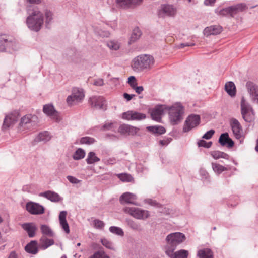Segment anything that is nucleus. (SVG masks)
<instances>
[{
  "mask_svg": "<svg viewBox=\"0 0 258 258\" xmlns=\"http://www.w3.org/2000/svg\"><path fill=\"white\" fill-rule=\"evenodd\" d=\"M8 258H21L19 257L15 251H12L10 253Z\"/></svg>",
  "mask_w": 258,
  "mask_h": 258,
  "instance_id": "nucleus-64",
  "label": "nucleus"
},
{
  "mask_svg": "<svg viewBox=\"0 0 258 258\" xmlns=\"http://www.w3.org/2000/svg\"><path fill=\"white\" fill-rule=\"evenodd\" d=\"M175 250L165 251L166 254L170 258H187L189 253L186 250L181 249L176 251Z\"/></svg>",
  "mask_w": 258,
  "mask_h": 258,
  "instance_id": "nucleus-21",
  "label": "nucleus"
},
{
  "mask_svg": "<svg viewBox=\"0 0 258 258\" xmlns=\"http://www.w3.org/2000/svg\"><path fill=\"white\" fill-rule=\"evenodd\" d=\"M27 11L29 15L26 21L28 27L32 31H39L44 23L43 13L37 7L31 6L27 7Z\"/></svg>",
  "mask_w": 258,
  "mask_h": 258,
  "instance_id": "nucleus-1",
  "label": "nucleus"
},
{
  "mask_svg": "<svg viewBox=\"0 0 258 258\" xmlns=\"http://www.w3.org/2000/svg\"><path fill=\"white\" fill-rule=\"evenodd\" d=\"M67 213L65 211L60 212L59 215V220L61 227L67 234L70 233V229L68 223L66 220Z\"/></svg>",
  "mask_w": 258,
  "mask_h": 258,
  "instance_id": "nucleus-24",
  "label": "nucleus"
},
{
  "mask_svg": "<svg viewBox=\"0 0 258 258\" xmlns=\"http://www.w3.org/2000/svg\"><path fill=\"white\" fill-rule=\"evenodd\" d=\"M228 10H229V16L233 17L234 15L239 12H242L246 8V6L245 4L240 3L237 5L228 7Z\"/></svg>",
  "mask_w": 258,
  "mask_h": 258,
  "instance_id": "nucleus-26",
  "label": "nucleus"
},
{
  "mask_svg": "<svg viewBox=\"0 0 258 258\" xmlns=\"http://www.w3.org/2000/svg\"><path fill=\"white\" fill-rule=\"evenodd\" d=\"M211 155L215 159H218L221 158L228 159L229 158V155L227 154L219 151H212L211 153Z\"/></svg>",
  "mask_w": 258,
  "mask_h": 258,
  "instance_id": "nucleus-39",
  "label": "nucleus"
},
{
  "mask_svg": "<svg viewBox=\"0 0 258 258\" xmlns=\"http://www.w3.org/2000/svg\"><path fill=\"white\" fill-rule=\"evenodd\" d=\"M222 31V28L220 26L214 25L207 27L204 30L205 35L208 36L211 35H217Z\"/></svg>",
  "mask_w": 258,
  "mask_h": 258,
  "instance_id": "nucleus-23",
  "label": "nucleus"
},
{
  "mask_svg": "<svg viewBox=\"0 0 258 258\" xmlns=\"http://www.w3.org/2000/svg\"><path fill=\"white\" fill-rule=\"evenodd\" d=\"M136 199L137 196L135 195L127 192L124 193L120 196L119 201L121 204L127 203L138 205V204L136 202Z\"/></svg>",
  "mask_w": 258,
  "mask_h": 258,
  "instance_id": "nucleus-20",
  "label": "nucleus"
},
{
  "mask_svg": "<svg viewBox=\"0 0 258 258\" xmlns=\"http://www.w3.org/2000/svg\"><path fill=\"white\" fill-rule=\"evenodd\" d=\"M183 107L179 103L170 107L169 109V116L171 123L175 125L180 122L183 119Z\"/></svg>",
  "mask_w": 258,
  "mask_h": 258,
  "instance_id": "nucleus-4",
  "label": "nucleus"
},
{
  "mask_svg": "<svg viewBox=\"0 0 258 258\" xmlns=\"http://www.w3.org/2000/svg\"><path fill=\"white\" fill-rule=\"evenodd\" d=\"M246 87L252 101L254 103H258V86L249 81L246 83Z\"/></svg>",
  "mask_w": 258,
  "mask_h": 258,
  "instance_id": "nucleus-18",
  "label": "nucleus"
},
{
  "mask_svg": "<svg viewBox=\"0 0 258 258\" xmlns=\"http://www.w3.org/2000/svg\"><path fill=\"white\" fill-rule=\"evenodd\" d=\"M54 241L52 239H48L45 236H42L40 239L39 246L43 249L47 248L51 245H53Z\"/></svg>",
  "mask_w": 258,
  "mask_h": 258,
  "instance_id": "nucleus-31",
  "label": "nucleus"
},
{
  "mask_svg": "<svg viewBox=\"0 0 258 258\" xmlns=\"http://www.w3.org/2000/svg\"><path fill=\"white\" fill-rule=\"evenodd\" d=\"M185 239V235L180 232H175L168 235L166 238L167 244L165 246V252L169 250H175L177 246L184 242Z\"/></svg>",
  "mask_w": 258,
  "mask_h": 258,
  "instance_id": "nucleus-3",
  "label": "nucleus"
},
{
  "mask_svg": "<svg viewBox=\"0 0 258 258\" xmlns=\"http://www.w3.org/2000/svg\"><path fill=\"white\" fill-rule=\"evenodd\" d=\"M104 84V81L102 79H98L94 81V85L97 86H102Z\"/></svg>",
  "mask_w": 258,
  "mask_h": 258,
  "instance_id": "nucleus-59",
  "label": "nucleus"
},
{
  "mask_svg": "<svg viewBox=\"0 0 258 258\" xmlns=\"http://www.w3.org/2000/svg\"><path fill=\"white\" fill-rule=\"evenodd\" d=\"M67 178L68 179V180L72 183H78L80 181L77 179L76 178L72 176H70V175H69L67 177Z\"/></svg>",
  "mask_w": 258,
  "mask_h": 258,
  "instance_id": "nucleus-58",
  "label": "nucleus"
},
{
  "mask_svg": "<svg viewBox=\"0 0 258 258\" xmlns=\"http://www.w3.org/2000/svg\"><path fill=\"white\" fill-rule=\"evenodd\" d=\"M103 128L105 130H112L114 131V128L116 127V123H107L105 124L103 126Z\"/></svg>",
  "mask_w": 258,
  "mask_h": 258,
  "instance_id": "nucleus-54",
  "label": "nucleus"
},
{
  "mask_svg": "<svg viewBox=\"0 0 258 258\" xmlns=\"http://www.w3.org/2000/svg\"><path fill=\"white\" fill-rule=\"evenodd\" d=\"M142 35V32L138 28H135L133 30L130 39V43H134L138 40Z\"/></svg>",
  "mask_w": 258,
  "mask_h": 258,
  "instance_id": "nucleus-35",
  "label": "nucleus"
},
{
  "mask_svg": "<svg viewBox=\"0 0 258 258\" xmlns=\"http://www.w3.org/2000/svg\"><path fill=\"white\" fill-rule=\"evenodd\" d=\"M197 255L200 258H213V252L209 248L199 250Z\"/></svg>",
  "mask_w": 258,
  "mask_h": 258,
  "instance_id": "nucleus-34",
  "label": "nucleus"
},
{
  "mask_svg": "<svg viewBox=\"0 0 258 258\" xmlns=\"http://www.w3.org/2000/svg\"><path fill=\"white\" fill-rule=\"evenodd\" d=\"M101 242L102 245L109 249L114 250L112 243L106 239H102Z\"/></svg>",
  "mask_w": 258,
  "mask_h": 258,
  "instance_id": "nucleus-50",
  "label": "nucleus"
},
{
  "mask_svg": "<svg viewBox=\"0 0 258 258\" xmlns=\"http://www.w3.org/2000/svg\"><path fill=\"white\" fill-rule=\"evenodd\" d=\"M133 89L135 90V91L137 93H138V94H140L144 90V88L142 86H137V85Z\"/></svg>",
  "mask_w": 258,
  "mask_h": 258,
  "instance_id": "nucleus-61",
  "label": "nucleus"
},
{
  "mask_svg": "<svg viewBox=\"0 0 258 258\" xmlns=\"http://www.w3.org/2000/svg\"><path fill=\"white\" fill-rule=\"evenodd\" d=\"M89 102L92 107L106 109V101L101 96H92L90 98Z\"/></svg>",
  "mask_w": 258,
  "mask_h": 258,
  "instance_id": "nucleus-19",
  "label": "nucleus"
},
{
  "mask_svg": "<svg viewBox=\"0 0 258 258\" xmlns=\"http://www.w3.org/2000/svg\"><path fill=\"white\" fill-rule=\"evenodd\" d=\"M108 47L110 49L117 50L119 48V44L117 41H111L107 43Z\"/></svg>",
  "mask_w": 258,
  "mask_h": 258,
  "instance_id": "nucleus-49",
  "label": "nucleus"
},
{
  "mask_svg": "<svg viewBox=\"0 0 258 258\" xmlns=\"http://www.w3.org/2000/svg\"><path fill=\"white\" fill-rule=\"evenodd\" d=\"M89 258H109V257L106 254L104 251L100 250L95 252Z\"/></svg>",
  "mask_w": 258,
  "mask_h": 258,
  "instance_id": "nucleus-48",
  "label": "nucleus"
},
{
  "mask_svg": "<svg viewBox=\"0 0 258 258\" xmlns=\"http://www.w3.org/2000/svg\"><path fill=\"white\" fill-rule=\"evenodd\" d=\"M143 0H115L117 7L123 9L135 7L140 5Z\"/></svg>",
  "mask_w": 258,
  "mask_h": 258,
  "instance_id": "nucleus-17",
  "label": "nucleus"
},
{
  "mask_svg": "<svg viewBox=\"0 0 258 258\" xmlns=\"http://www.w3.org/2000/svg\"><path fill=\"white\" fill-rule=\"evenodd\" d=\"M41 231L43 236L53 237L54 236V233L51 229L46 225H42L41 226Z\"/></svg>",
  "mask_w": 258,
  "mask_h": 258,
  "instance_id": "nucleus-36",
  "label": "nucleus"
},
{
  "mask_svg": "<svg viewBox=\"0 0 258 258\" xmlns=\"http://www.w3.org/2000/svg\"><path fill=\"white\" fill-rule=\"evenodd\" d=\"M123 95L127 101H130L135 96L134 94H129L127 93H124Z\"/></svg>",
  "mask_w": 258,
  "mask_h": 258,
  "instance_id": "nucleus-60",
  "label": "nucleus"
},
{
  "mask_svg": "<svg viewBox=\"0 0 258 258\" xmlns=\"http://www.w3.org/2000/svg\"><path fill=\"white\" fill-rule=\"evenodd\" d=\"M123 211L137 219L144 220L150 216L149 211L137 207H125Z\"/></svg>",
  "mask_w": 258,
  "mask_h": 258,
  "instance_id": "nucleus-7",
  "label": "nucleus"
},
{
  "mask_svg": "<svg viewBox=\"0 0 258 258\" xmlns=\"http://www.w3.org/2000/svg\"><path fill=\"white\" fill-rule=\"evenodd\" d=\"M212 169L218 174H220L223 171L227 170V168L218 163H212Z\"/></svg>",
  "mask_w": 258,
  "mask_h": 258,
  "instance_id": "nucleus-40",
  "label": "nucleus"
},
{
  "mask_svg": "<svg viewBox=\"0 0 258 258\" xmlns=\"http://www.w3.org/2000/svg\"><path fill=\"white\" fill-rule=\"evenodd\" d=\"M37 119V117L36 115L32 114H27L23 116L19 123V130L24 131L27 130H31L32 127L35 124V120Z\"/></svg>",
  "mask_w": 258,
  "mask_h": 258,
  "instance_id": "nucleus-8",
  "label": "nucleus"
},
{
  "mask_svg": "<svg viewBox=\"0 0 258 258\" xmlns=\"http://www.w3.org/2000/svg\"><path fill=\"white\" fill-rule=\"evenodd\" d=\"M147 129L150 132L155 134L162 135L166 132L165 128L159 125L150 126L147 127Z\"/></svg>",
  "mask_w": 258,
  "mask_h": 258,
  "instance_id": "nucleus-33",
  "label": "nucleus"
},
{
  "mask_svg": "<svg viewBox=\"0 0 258 258\" xmlns=\"http://www.w3.org/2000/svg\"><path fill=\"white\" fill-rule=\"evenodd\" d=\"M85 152L81 148L78 149L74 153L73 158L75 160H80L84 158Z\"/></svg>",
  "mask_w": 258,
  "mask_h": 258,
  "instance_id": "nucleus-42",
  "label": "nucleus"
},
{
  "mask_svg": "<svg viewBox=\"0 0 258 258\" xmlns=\"http://www.w3.org/2000/svg\"><path fill=\"white\" fill-rule=\"evenodd\" d=\"M84 97V95L83 91L75 88L72 90V94L68 96L67 102L70 106L74 105L81 102Z\"/></svg>",
  "mask_w": 258,
  "mask_h": 258,
  "instance_id": "nucleus-9",
  "label": "nucleus"
},
{
  "mask_svg": "<svg viewBox=\"0 0 258 258\" xmlns=\"http://www.w3.org/2000/svg\"><path fill=\"white\" fill-rule=\"evenodd\" d=\"M16 40L6 34H0V52L16 50L17 49Z\"/></svg>",
  "mask_w": 258,
  "mask_h": 258,
  "instance_id": "nucleus-6",
  "label": "nucleus"
},
{
  "mask_svg": "<svg viewBox=\"0 0 258 258\" xmlns=\"http://www.w3.org/2000/svg\"><path fill=\"white\" fill-rule=\"evenodd\" d=\"M228 10H229V16L233 17L234 15L239 12H242L246 8V6L245 4L240 3L237 5L228 7Z\"/></svg>",
  "mask_w": 258,
  "mask_h": 258,
  "instance_id": "nucleus-25",
  "label": "nucleus"
},
{
  "mask_svg": "<svg viewBox=\"0 0 258 258\" xmlns=\"http://www.w3.org/2000/svg\"><path fill=\"white\" fill-rule=\"evenodd\" d=\"M98 35L102 37H108L109 33L108 31H102L101 30L98 32Z\"/></svg>",
  "mask_w": 258,
  "mask_h": 258,
  "instance_id": "nucleus-62",
  "label": "nucleus"
},
{
  "mask_svg": "<svg viewBox=\"0 0 258 258\" xmlns=\"http://www.w3.org/2000/svg\"><path fill=\"white\" fill-rule=\"evenodd\" d=\"M216 0H205L204 4L206 6L212 5L215 3Z\"/></svg>",
  "mask_w": 258,
  "mask_h": 258,
  "instance_id": "nucleus-63",
  "label": "nucleus"
},
{
  "mask_svg": "<svg viewBox=\"0 0 258 258\" xmlns=\"http://www.w3.org/2000/svg\"><path fill=\"white\" fill-rule=\"evenodd\" d=\"M127 83L132 89H134L137 85V80L133 76H130L128 78Z\"/></svg>",
  "mask_w": 258,
  "mask_h": 258,
  "instance_id": "nucleus-52",
  "label": "nucleus"
},
{
  "mask_svg": "<svg viewBox=\"0 0 258 258\" xmlns=\"http://www.w3.org/2000/svg\"><path fill=\"white\" fill-rule=\"evenodd\" d=\"M200 122V117L198 115H189L185 121L183 128L184 132H188L197 127Z\"/></svg>",
  "mask_w": 258,
  "mask_h": 258,
  "instance_id": "nucleus-11",
  "label": "nucleus"
},
{
  "mask_svg": "<svg viewBox=\"0 0 258 258\" xmlns=\"http://www.w3.org/2000/svg\"><path fill=\"white\" fill-rule=\"evenodd\" d=\"M93 223L94 227L97 229H102L105 225L104 222L99 219H95Z\"/></svg>",
  "mask_w": 258,
  "mask_h": 258,
  "instance_id": "nucleus-51",
  "label": "nucleus"
},
{
  "mask_svg": "<svg viewBox=\"0 0 258 258\" xmlns=\"http://www.w3.org/2000/svg\"><path fill=\"white\" fill-rule=\"evenodd\" d=\"M212 144V142H207L205 140H201L198 142V145L199 147H203L205 148H209Z\"/></svg>",
  "mask_w": 258,
  "mask_h": 258,
  "instance_id": "nucleus-53",
  "label": "nucleus"
},
{
  "mask_svg": "<svg viewBox=\"0 0 258 258\" xmlns=\"http://www.w3.org/2000/svg\"><path fill=\"white\" fill-rule=\"evenodd\" d=\"M163 112V109L161 106L155 107L151 112V116L152 119L157 121H160Z\"/></svg>",
  "mask_w": 258,
  "mask_h": 258,
  "instance_id": "nucleus-29",
  "label": "nucleus"
},
{
  "mask_svg": "<svg viewBox=\"0 0 258 258\" xmlns=\"http://www.w3.org/2000/svg\"><path fill=\"white\" fill-rule=\"evenodd\" d=\"M139 131V128L126 124L120 125L118 129L119 133L126 136H134L136 135Z\"/></svg>",
  "mask_w": 258,
  "mask_h": 258,
  "instance_id": "nucleus-15",
  "label": "nucleus"
},
{
  "mask_svg": "<svg viewBox=\"0 0 258 258\" xmlns=\"http://www.w3.org/2000/svg\"><path fill=\"white\" fill-rule=\"evenodd\" d=\"M215 133V131L214 130H210L209 131L207 132L202 137L203 139H205L207 140L210 139L212 138L214 134Z\"/></svg>",
  "mask_w": 258,
  "mask_h": 258,
  "instance_id": "nucleus-57",
  "label": "nucleus"
},
{
  "mask_svg": "<svg viewBox=\"0 0 258 258\" xmlns=\"http://www.w3.org/2000/svg\"><path fill=\"white\" fill-rule=\"evenodd\" d=\"M40 196L54 202H59L61 200V198L58 194L50 190L41 193Z\"/></svg>",
  "mask_w": 258,
  "mask_h": 258,
  "instance_id": "nucleus-27",
  "label": "nucleus"
},
{
  "mask_svg": "<svg viewBox=\"0 0 258 258\" xmlns=\"http://www.w3.org/2000/svg\"><path fill=\"white\" fill-rule=\"evenodd\" d=\"M128 226L132 229L137 231H141L142 227L140 224L132 220H129L127 221Z\"/></svg>",
  "mask_w": 258,
  "mask_h": 258,
  "instance_id": "nucleus-43",
  "label": "nucleus"
},
{
  "mask_svg": "<svg viewBox=\"0 0 258 258\" xmlns=\"http://www.w3.org/2000/svg\"><path fill=\"white\" fill-rule=\"evenodd\" d=\"M219 142L221 146H227L228 148H231L234 146V143L232 140L229 138L227 133L222 134L219 138Z\"/></svg>",
  "mask_w": 258,
  "mask_h": 258,
  "instance_id": "nucleus-22",
  "label": "nucleus"
},
{
  "mask_svg": "<svg viewBox=\"0 0 258 258\" xmlns=\"http://www.w3.org/2000/svg\"><path fill=\"white\" fill-rule=\"evenodd\" d=\"M145 203H148V204L156 207H160V205L159 203H158L156 201L153 200L151 199H147L145 200Z\"/></svg>",
  "mask_w": 258,
  "mask_h": 258,
  "instance_id": "nucleus-56",
  "label": "nucleus"
},
{
  "mask_svg": "<svg viewBox=\"0 0 258 258\" xmlns=\"http://www.w3.org/2000/svg\"><path fill=\"white\" fill-rule=\"evenodd\" d=\"M45 23L46 26L48 27V25L53 20V14L52 13L48 10H46L45 11Z\"/></svg>",
  "mask_w": 258,
  "mask_h": 258,
  "instance_id": "nucleus-46",
  "label": "nucleus"
},
{
  "mask_svg": "<svg viewBox=\"0 0 258 258\" xmlns=\"http://www.w3.org/2000/svg\"><path fill=\"white\" fill-rule=\"evenodd\" d=\"M50 139V136L48 132L45 131L40 133L37 137L36 140L37 141H47Z\"/></svg>",
  "mask_w": 258,
  "mask_h": 258,
  "instance_id": "nucleus-41",
  "label": "nucleus"
},
{
  "mask_svg": "<svg viewBox=\"0 0 258 258\" xmlns=\"http://www.w3.org/2000/svg\"><path fill=\"white\" fill-rule=\"evenodd\" d=\"M86 161L88 164H92L95 162H99L100 159L96 156L95 153L94 152H90L88 154Z\"/></svg>",
  "mask_w": 258,
  "mask_h": 258,
  "instance_id": "nucleus-38",
  "label": "nucleus"
},
{
  "mask_svg": "<svg viewBox=\"0 0 258 258\" xmlns=\"http://www.w3.org/2000/svg\"><path fill=\"white\" fill-rule=\"evenodd\" d=\"M122 118L127 120L140 121L146 118L145 114L137 111L130 110L122 114Z\"/></svg>",
  "mask_w": 258,
  "mask_h": 258,
  "instance_id": "nucleus-12",
  "label": "nucleus"
},
{
  "mask_svg": "<svg viewBox=\"0 0 258 258\" xmlns=\"http://www.w3.org/2000/svg\"><path fill=\"white\" fill-rule=\"evenodd\" d=\"M216 13H217L218 15L221 16H226L227 15H229V10H228V7L222 9L218 12H216Z\"/></svg>",
  "mask_w": 258,
  "mask_h": 258,
  "instance_id": "nucleus-55",
  "label": "nucleus"
},
{
  "mask_svg": "<svg viewBox=\"0 0 258 258\" xmlns=\"http://www.w3.org/2000/svg\"><path fill=\"white\" fill-rule=\"evenodd\" d=\"M117 176L121 181L124 182H131L133 180V177L127 173L119 174Z\"/></svg>",
  "mask_w": 258,
  "mask_h": 258,
  "instance_id": "nucleus-45",
  "label": "nucleus"
},
{
  "mask_svg": "<svg viewBox=\"0 0 258 258\" xmlns=\"http://www.w3.org/2000/svg\"><path fill=\"white\" fill-rule=\"evenodd\" d=\"M155 63L154 57L149 54H141L135 57L132 60V67L137 72L150 70Z\"/></svg>",
  "mask_w": 258,
  "mask_h": 258,
  "instance_id": "nucleus-2",
  "label": "nucleus"
},
{
  "mask_svg": "<svg viewBox=\"0 0 258 258\" xmlns=\"http://www.w3.org/2000/svg\"><path fill=\"white\" fill-rule=\"evenodd\" d=\"M176 13V8L170 5H163L158 10V16L162 18L166 16H174Z\"/></svg>",
  "mask_w": 258,
  "mask_h": 258,
  "instance_id": "nucleus-13",
  "label": "nucleus"
},
{
  "mask_svg": "<svg viewBox=\"0 0 258 258\" xmlns=\"http://www.w3.org/2000/svg\"><path fill=\"white\" fill-rule=\"evenodd\" d=\"M109 231L110 232L117 235L118 236H123L124 235V232L123 230L118 227L111 226L109 228Z\"/></svg>",
  "mask_w": 258,
  "mask_h": 258,
  "instance_id": "nucleus-44",
  "label": "nucleus"
},
{
  "mask_svg": "<svg viewBox=\"0 0 258 258\" xmlns=\"http://www.w3.org/2000/svg\"><path fill=\"white\" fill-rule=\"evenodd\" d=\"M26 208L30 213L33 215H40L44 212V208L42 206L32 202L27 203Z\"/></svg>",
  "mask_w": 258,
  "mask_h": 258,
  "instance_id": "nucleus-16",
  "label": "nucleus"
},
{
  "mask_svg": "<svg viewBox=\"0 0 258 258\" xmlns=\"http://www.w3.org/2000/svg\"><path fill=\"white\" fill-rule=\"evenodd\" d=\"M19 116V113L18 111H14L6 115L2 126V129L3 130H7L14 124L17 121Z\"/></svg>",
  "mask_w": 258,
  "mask_h": 258,
  "instance_id": "nucleus-14",
  "label": "nucleus"
},
{
  "mask_svg": "<svg viewBox=\"0 0 258 258\" xmlns=\"http://www.w3.org/2000/svg\"><path fill=\"white\" fill-rule=\"evenodd\" d=\"M43 110L45 114L50 116H55L56 113L53 106L50 104L44 105Z\"/></svg>",
  "mask_w": 258,
  "mask_h": 258,
  "instance_id": "nucleus-37",
  "label": "nucleus"
},
{
  "mask_svg": "<svg viewBox=\"0 0 258 258\" xmlns=\"http://www.w3.org/2000/svg\"><path fill=\"white\" fill-rule=\"evenodd\" d=\"M22 226L27 232L29 237H33L35 236L37 228L34 224L32 223H25Z\"/></svg>",
  "mask_w": 258,
  "mask_h": 258,
  "instance_id": "nucleus-28",
  "label": "nucleus"
},
{
  "mask_svg": "<svg viewBox=\"0 0 258 258\" xmlns=\"http://www.w3.org/2000/svg\"><path fill=\"white\" fill-rule=\"evenodd\" d=\"M229 123L234 137L237 139L243 138V131L239 121L235 118H232L230 119Z\"/></svg>",
  "mask_w": 258,
  "mask_h": 258,
  "instance_id": "nucleus-10",
  "label": "nucleus"
},
{
  "mask_svg": "<svg viewBox=\"0 0 258 258\" xmlns=\"http://www.w3.org/2000/svg\"><path fill=\"white\" fill-rule=\"evenodd\" d=\"M80 143L81 144H85L88 145H90L93 144L95 140L94 138L90 137H82L80 139Z\"/></svg>",
  "mask_w": 258,
  "mask_h": 258,
  "instance_id": "nucleus-47",
  "label": "nucleus"
},
{
  "mask_svg": "<svg viewBox=\"0 0 258 258\" xmlns=\"http://www.w3.org/2000/svg\"><path fill=\"white\" fill-rule=\"evenodd\" d=\"M225 90L231 96H234L236 94V87L232 82H228L225 85Z\"/></svg>",
  "mask_w": 258,
  "mask_h": 258,
  "instance_id": "nucleus-32",
  "label": "nucleus"
},
{
  "mask_svg": "<svg viewBox=\"0 0 258 258\" xmlns=\"http://www.w3.org/2000/svg\"><path fill=\"white\" fill-rule=\"evenodd\" d=\"M241 113L244 120L248 123L252 122L255 118V113L252 106L246 102L242 97L240 102Z\"/></svg>",
  "mask_w": 258,
  "mask_h": 258,
  "instance_id": "nucleus-5",
  "label": "nucleus"
},
{
  "mask_svg": "<svg viewBox=\"0 0 258 258\" xmlns=\"http://www.w3.org/2000/svg\"><path fill=\"white\" fill-rule=\"evenodd\" d=\"M37 242L35 240L31 241L27 244L25 247L26 251L29 253L36 254L38 252Z\"/></svg>",
  "mask_w": 258,
  "mask_h": 258,
  "instance_id": "nucleus-30",
  "label": "nucleus"
}]
</instances>
